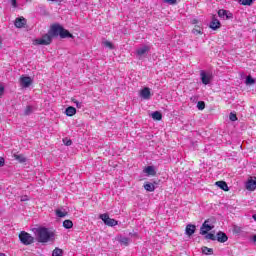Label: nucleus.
Listing matches in <instances>:
<instances>
[{
  "label": "nucleus",
  "mask_w": 256,
  "mask_h": 256,
  "mask_svg": "<svg viewBox=\"0 0 256 256\" xmlns=\"http://www.w3.org/2000/svg\"><path fill=\"white\" fill-rule=\"evenodd\" d=\"M3 93H5V87L0 86V97L3 96Z\"/></svg>",
  "instance_id": "ea45409f"
},
{
  "label": "nucleus",
  "mask_w": 256,
  "mask_h": 256,
  "mask_svg": "<svg viewBox=\"0 0 256 256\" xmlns=\"http://www.w3.org/2000/svg\"><path fill=\"white\" fill-rule=\"evenodd\" d=\"M51 43H53V37L49 35V32L34 41V45H51Z\"/></svg>",
  "instance_id": "7ed1b4c3"
},
{
  "label": "nucleus",
  "mask_w": 256,
  "mask_h": 256,
  "mask_svg": "<svg viewBox=\"0 0 256 256\" xmlns=\"http://www.w3.org/2000/svg\"><path fill=\"white\" fill-rule=\"evenodd\" d=\"M52 256H63V250L60 248H55L52 252Z\"/></svg>",
  "instance_id": "c85d7f7f"
},
{
  "label": "nucleus",
  "mask_w": 256,
  "mask_h": 256,
  "mask_svg": "<svg viewBox=\"0 0 256 256\" xmlns=\"http://www.w3.org/2000/svg\"><path fill=\"white\" fill-rule=\"evenodd\" d=\"M150 48L149 46H143L142 48L137 49L136 53L139 55V57L145 55V53L149 52Z\"/></svg>",
  "instance_id": "6ab92c4d"
},
{
  "label": "nucleus",
  "mask_w": 256,
  "mask_h": 256,
  "mask_svg": "<svg viewBox=\"0 0 256 256\" xmlns=\"http://www.w3.org/2000/svg\"><path fill=\"white\" fill-rule=\"evenodd\" d=\"M192 23H193V25H197V23H199V20L194 19V20H192Z\"/></svg>",
  "instance_id": "37998d69"
},
{
  "label": "nucleus",
  "mask_w": 256,
  "mask_h": 256,
  "mask_svg": "<svg viewBox=\"0 0 256 256\" xmlns=\"http://www.w3.org/2000/svg\"><path fill=\"white\" fill-rule=\"evenodd\" d=\"M205 239H210L211 241H217V236H215V234L213 233H207L205 234Z\"/></svg>",
  "instance_id": "7c9ffc66"
},
{
  "label": "nucleus",
  "mask_w": 256,
  "mask_h": 256,
  "mask_svg": "<svg viewBox=\"0 0 256 256\" xmlns=\"http://www.w3.org/2000/svg\"><path fill=\"white\" fill-rule=\"evenodd\" d=\"M197 107H198L199 111H203V109H205V103L203 101H199L197 103Z\"/></svg>",
  "instance_id": "72a5a7b5"
},
{
  "label": "nucleus",
  "mask_w": 256,
  "mask_h": 256,
  "mask_svg": "<svg viewBox=\"0 0 256 256\" xmlns=\"http://www.w3.org/2000/svg\"><path fill=\"white\" fill-rule=\"evenodd\" d=\"M31 111H33L31 106H27L25 111H24V115H31Z\"/></svg>",
  "instance_id": "4c0bfd02"
},
{
  "label": "nucleus",
  "mask_w": 256,
  "mask_h": 256,
  "mask_svg": "<svg viewBox=\"0 0 256 256\" xmlns=\"http://www.w3.org/2000/svg\"><path fill=\"white\" fill-rule=\"evenodd\" d=\"M152 119H154V121H161V119H163V114L159 111H155L152 113Z\"/></svg>",
  "instance_id": "b1692460"
},
{
  "label": "nucleus",
  "mask_w": 256,
  "mask_h": 256,
  "mask_svg": "<svg viewBox=\"0 0 256 256\" xmlns=\"http://www.w3.org/2000/svg\"><path fill=\"white\" fill-rule=\"evenodd\" d=\"M246 189L247 191H255L256 189V178H250L246 183Z\"/></svg>",
  "instance_id": "9b49d317"
},
{
  "label": "nucleus",
  "mask_w": 256,
  "mask_h": 256,
  "mask_svg": "<svg viewBox=\"0 0 256 256\" xmlns=\"http://www.w3.org/2000/svg\"><path fill=\"white\" fill-rule=\"evenodd\" d=\"M14 25L15 27H17V29H23V27L27 25V19H25L24 17L16 18Z\"/></svg>",
  "instance_id": "6e6552de"
},
{
  "label": "nucleus",
  "mask_w": 256,
  "mask_h": 256,
  "mask_svg": "<svg viewBox=\"0 0 256 256\" xmlns=\"http://www.w3.org/2000/svg\"><path fill=\"white\" fill-rule=\"evenodd\" d=\"M253 83H255V79H253V77H251V76H247L246 84L247 85H253Z\"/></svg>",
  "instance_id": "473e14b6"
},
{
  "label": "nucleus",
  "mask_w": 256,
  "mask_h": 256,
  "mask_svg": "<svg viewBox=\"0 0 256 256\" xmlns=\"http://www.w3.org/2000/svg\"><path fill=\"white\" fill-rule=\"evenodd\" d=\"M11 3L14 7H17V0H11Z\"/></svg>",
  "instance_id": "79ce46f5"
},
{
  "label": "nucleus",
  "mask_w": 256,
  "mask_h": 256,
  "mask_svg": "<svg viewBox=\"0 0 256 256\" xmlns=\"http://www.w3.org/2000/svg\"><path fill=\"white\" fill-rule=\"evenodd\" d=\"M63 143H64L67 147H70V145H73V141H71V139H67V138H64V139H63Z\"/></svg>",
  "instance_id": "f704fd0d"
},
{
  "label": "nucleus",
  "mask_w": 256,
  "mask_h": 256,
  "mask_svg": "<svg viewBox=\"0 0 256 256\" xmlns=\"http://www.w3.org/2000/svg\"><path fill=\"white\" fill-rule=\"evenodd\" d=\"M200 77L204 85H209V83H211V78L205 72H201Z\"/></svg>",
  "instance_id": "f3484780"
},
{
  "label": "nucleus",
  "mask_w": 256,
  "mask_h": 256,
  "mask_svg": "<svg viewBox=\"0 0 256 256\" xmlns=\"http://www.w3.org/2000/svg\"><path fill=\"white\" fill-rule=\"evenodd\" d=\"M72 103H75L77 109H81V107H83V103L77 101L75 98H72Z\"/></svg>",
  "instance_id": "2f4dec72"
},
{
  "label": "nucleus",
  "mask_w": 256,
  "mask_h": 256,
  "mask_svg": "<svg viewBox=\"0 0 256 256\" xmlns=\"http://www.w3.org/2000/svg\"><path fill=\"white\" fill-rule=\"evenodd\" d=\"M55 213H56L57 217H60V218L67 217V215H68L67 211L63 212V211H61L59 209H57L55 211Z\"/></svg>",
  "instance_id": "c756f323"
},
{
  "label": "nucleus",
  "mask_w": 256,
  "mask_h": 256,
  "mask_svg": "<svg viewBox=\"0 0 256 256\" xmlns=\"http://www.w3.org/2000/svg\"><path fill=\"white\" fill-rule=\"evenodd\" d=\"M118 241L120 245H124V247H127L129 245V238L127 237H121Z\"/></svg>",
  "instance_id": "bb28decb"
},
{
  "label": "nucleus",
  "mask_w": 256,
  "mask_h": 256,
  "mask_svg": "<svg viewBox=\"0 0 256 256\" xmlns=\"http://www.w3.org/2000/svg\"><path fill=\"white\" fill-rule=\"evenodd\" d=\"M36 241L43 245L55 241V232L49 228L38 227L34 229Z\"/></svg>",
  "instance_id": "f257e3e1"
},
{
  "label": "nucleus",
  "mask_w": 256,
  "mask_h": 256,
  "mask_svg": "<svg viewBox=\"0 0 256 256\" xmlns=\"http://www.w3.org/2000/svg\"><path fill=\"white\" fill-rule=\"evenodd\" d=\"M64 229H73V221L71 220H64L63 221Z\"/></svg>",
  "instance_id": "393cba45"
},
{
  "label": "nucleus",
  "mask_w": 256,
  "mask_h": 256,
  "mask_svg": "<svg viewBox=\"0 0 256 256\" xmlns=\"http://www.w3.org/2000/svg\"><path fill=\"white\" fill-rule=\"evenodd\" d=\"M211 230H213V226L209 225V220H205L200 228V235H207Z\"/></svg>",
  "instance_id": "0eeeda50"
},
{
  "label": "nucleus",
  "mask_w": 256,
  "mask_h": 256,
  "mask_svg": "<svg viewBox=\"0 0 256 256\" xmlns=\"http://www.w3.org/2000/svg\"><path fill=\"white\" fill-rule=\"evenodd\" d=\"M202 253H204V255H213V248L204 246L202 247Z\"/></svg>",
  "instance_id": "a878e982"
},
{
  "label": "nucleus",
  "mask_w": 256,
  "mask_h": 256,
  "mask_svg": "<svg viewBox=\"0 0 256 256\" xmlns=\"http://www.w3.org/2000/svg\"><path fill=\"white\" fill-rule=\"evenodd\" d=\"M221 27V22L215 17L212 18V21L210 22V29H213V31H217Z\"/></svg>",
  "instance_id": "ddd939ff"
},
{
  "label": "nucleus",
  "mask_w": 256,
  "mask_h": 256,
  "mask_svg": "<svg viewBox=\"0 0 256 256\" xmlns=\"http://www.w3.org/2000/svg\"><path fill=\"white\" fill-rule=\"evenodd\" d=\"M218 17L222 19H233V14L227 10L221 9L218 11Z\"/></svg>",
  "instance_id": "1a4fd4ad"
},
{
  "label": "nucleus",
  "mask_w": 256,
  "mask_h": 256,
  "mask_svg": "<svg viewBox=\"0 0 256 256\" xmlns=\"http://www.w3.org/2000/svg\"><path fill=\"white\" fill-rule=\"evenodd\" d=\"M19 81L21 87L24 89H27V87H31V85H33V80L29 76L22 75Z\"/></svg>",
  "instance_id": "423d86ee"
},
{
  "label": "nucleus",
  "mask_w": 256,
  "mask_h": 256,
  "mask_svg": "<svg viewBox=\"0 0 256 256\" xmlns=\"http://www.w3.org/2000/svg\"><path fill=\"white\" fill-rule=\"evenodd\" d=\"M76 113H77V109L73 106H69L65 110V115H67V117H73V115H76Z\"/></svg>",
  "instance_id": "dca6fc26"
},
{
  "label": "nucleus",
  "mask_w": 256,
  "mask_h": 256,
  "mask_svg": "<svg viewBox=\"0 0 256 256\" xmlns=\"http://www.w3.org/2000/svg\"><path fill=\"white\" fill-rule=\"evenodd\" d=\"M62 29H63V26L59 24H53L50 27V30L48 31V33L51 37H59L61 35Z\"/></svg>",
  "instance_id": "39448f33"
},
{
  "label": "nucleus",
  "mask_w": 256,
  "mask_h": 256,
  "mask_svg": "<svg viewBox=\"0 0 256 256\" xmlns=\"http://www.w3.org/2000/svg\"><path fill=\"white\" fill-rule=\"evenodd\" d=\"M0 256H5V253H0Z\"/></svg>",
  "instance_id": "a18cd8bd"
},
{
  "label": "nucleus",
  "mask_w": 256,
  "mask_h": 256,
  "mask_svg": "<svg viewBox=\"0 0 256 256\" xmlns=\"http://www.w3.org/2000/svg\"><path fill=\"white\" fill-rule=\"evenodd\" d=\"M216 240L218 241V243H227V241L229 240V237H227V234L220 231L216 235Z\"/></svg>",
  "instance_id": "9d476101"
},
{
  "label": "nucleus",
  "mask_w": 256,
  "mask_h": 256,
  "mask_svg": "<svg viewBox=\"0 0 256 256\" xmlns=\"http://www.w3.org/2000/svg\"><path fill=\"white\" fill-rule=\"evenodd\" d=\"M255 0H239L240 5L251 6Z\"/></svg>",
  "instance_id": "cd10ccee"
},
{
  "label": "nucleus",
  "mask_w": 256,
  "mask_h": 256,
  "mask_svg": "<svg viewBox=\"0 0 256 256\" xmlns=\"http://www.w3.org/2000/svg\"><path fill=\"white\" fill-rule=\"evenodd\" d=\"M144 172L147 173V175H152L154 177V175H157V172H155V168L153 166H148L144 169Z\"/></svg>",
  "instance_id": "5701e85b"
},
{
  "label": "nucleus",
  "mask_w": 256,
  "mask_h": 256,
  "mask_svg": "<svg viewBox=\"0 0 256 256\" xmlns=\"http://www.w3.org/2000/svg\"><path fill=\"white\" fill-rule=\"evenodd\" d=\"M104 45L106 47H108V49H115V46H113V43L109 42V41H105Z\"/></svg>",
  "instance_id": "c9c22d12"
},
{
  "label": "nucleus",
  "mask_w": 256,
  "mask_h": 256,
  "mask_svg": "<svg viewBox=\"0 0 256 256\" xmlns=\"http://www.w3.org/2000/svg\"><path fill=\"white\" fill-rule=\"evenodd\" d=\"M219 189H222V191H229V186L227 185V182L225 181H217L215 183Z\"/></svg>",
  "instance_id": "a211bd4d"
},
{
  "label": "nucleus",
  "mask_w": 256,
  "mask_h": 256,
  "mask_svg": "<svg viewBox=\"0 0 256 256\" xmlns=\"http://www.w3.org/2000/svg\"><path fill=\"white\" fill-rule=\"evenodd\" d=\"M195 231H197V226L193 224H188L186 226V235H188V237H191V235H193Z\"/></svg>",
  "instance_id": "4468645a"
},
{
  "label": "nucleus",
  "mask_w": 256,
  "mask_h": 256,
  "mask_svg": "<svg viewBox=\"0 0 256 256\" xmlns=\"http://www.w3.org/2000/svg\"><path fill=\"white\" fill-rule=\"evenodd\" d=\"M14 159L18 161V163H26L27 158L23 154H14Z\"/></svg>",
  "instance_id": "aec40b11"
},
{
  "label": "nucleus",
  "mask_w": 256,
  "mask_h": 256,
  "mask_svg": "<svg viewBox=\"0 0 256 256\" xmlns=\"http://www.w3.org/2000/svg\"><path fill=\"white\" fill-rule=\"evenodd\" d=\"M230 121H237V114L231 112L229 115Z\"/></svg>",
  "instance_id": "e433bc0d"
},
{
  "label": "nucleus",
  "mask_w": 256,
  "mask_h": 256,
  "mask_svg": "<svg viewBox=\"0 0 256 256\" xmlns=\"http://www.w3.org/2000/svg\"><path fill=\"white\" fill-rule=\"evenodd\" d=\"M253 219H254V221H256V215H253Z\"/></svg>",
  "instance_id": "c03bdc74"
},
{
  "label": "nucleus",
  "mask_w": 256,
  "mask_h": 256,
  "mask_svg": "<svg viewBox=\"0 0 256 256\" xmlns=\"http://www.w3.org/2000/svg\"><path fill=\"white\" fill-rule=\"evenodd\" d=\"M99 217L108 227H115L116 225H119V222L113 218H110L109 214L107 213L101 214Z\"/></svg>",
  "instance_id": "20e7f679"
},
{
  "label": "nucleus",
  "mask_w": 256,
  "mask_h": 256,
  "mask_svg": "<svg viewBox=\"0 0 256 256\" xmlns=\"http://www.w3.org/2000/svg\"><path fill=\"white\" fill-rule=\"evenodd\" d=\"M19 239L21 243H23V245H31L32 243L35 242V238L25 231H22L19 234Z\"/></svg>",
  "instance_id": "f03ea898"
},
{
  "label": "nucleus",
  "mask_w": 256,
  "mask_h": 256,
  "mask_svg": "<svg viewBox=\"0 0 256 256\" xmlns=\"http://www.w3.org/2000/svg\"><path fill=\"white\" fill-rule=\"evenodd\" d=\"M144 189H145L146 191H149L150 193H153V191H155V184L146 182V183L144 184Z\"/></svg>",
  "instance_id": "4be33fe9"
},
{
  "label": "nucleus",
  "mask_w": 256,
  "mask_h": 256,
  "mask_svg": "<svg viewBox=\"0 0 256 256\" xmlns=\"http://www.w3.org/2000/svg\"><path fill=\"white\" fill-rule=\"evenodd\" d=\"M165 3H169V5H175L177 0H165Z\"/></svg>",
  "instance_id": "58836bf2"
},
{
  "label": "nucleus",
  "mask_w": 256,
  "mask_h": 256,
  "mask_svg": "<svg viewBox=\"0 0 256 256\" xmlns=\"http://www.w3.org/2000/svg\"><path fill=\"white\" fill-rule=\"evenodd\" d=\"M192 33L194 35H203V28L200 25H195L192 30Z\"/></svg>",
  "instance_id": "412c9836"
},
{
  "label": "nucleus",
  "mask_w": 256,
  "mask_h": 256,
  "mask_svg": "<svg viewBox=\"0 0 256 256\" xmlns=\"http://www.w3.org/2000/svg\"><path fill=\"white\" fill-rule=\"evenodd\" d=\"M140 97H142V99H151V89H149V87L142 89L140 91Z\"/></svg>",
  "instance_id": "f8f14e48"
},
{
  "label": "nucleus",
  "mask_w": 256,
  "mask_h": 256,
  "mask_svg": "<svg viewBox=\"0 0 256 256\" xmlns=\"http://www.w3.org/2000/svg\"><path fill=\"white\" fill-rule=\"evenodd\" d=\"M3 165H5V159L0 157V167H3Z\"/></svg>",
  "instance_id": "a19ab883"
},
{
  "label": "nucleus",
  "mask_w": 256,
  "mask_h": 256,
  "mask_svg": "<svg viewBox=\"0 0 256 256\" xmlns=\"http://www.w3.org/2000/svg\"><path fill=\"white\" fill-rule=\"evenodd\" d=\"M60 37L61 39H73V34H71L68 30L62 27V30L60 31Z\"/></svg>",
  "instance_id": "2eb2a0df"
}]
</instances>
